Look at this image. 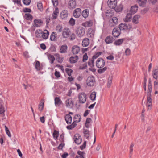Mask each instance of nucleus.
Returning a JSON list of instances; mask_svg holds the SVG:
<instances>
[{
	"label": "nucleus",
	"mask_w": 158,
	"mask_h": 158,
	"mask_svg": "<svg viewBox=\"0 0 158 158\" xmlns=\"http://www.w3.org/2000/svg\"><path fill=\"white\" fill-rule=\"evenodd\" d=\"M74 121L72 124L67 127V128L69 130H71L74 128L77 125L76 123L79 122L81 121V118L80 115L77 114L74 117Z\"/></svg>",
	"instance_id": "1"
},
{
	"label": "nucleus",
	"mask_w": 158,
	"mask_h": 158,
	"mask_svg": "<svg viewBox=\"0 0 158 158\" xmlns=\"http://www.w3.org/2000/svg\"><path fill=\"white\" fill-rule=\"evenodd\" d=\"M37 32H38V34L36 35L37 37L40 36V35L41 34V36L44 39H46L48 38L49 35V32L47 30H45L43 33L40 30H37L36 31V34L37 33Z\"/></svg>",
	"instance_id": "2"
},
{
	"label": "nucleus",
	"mask_w": 158,
	"mask_h": 158,
	"mask_svg": "<svg viewBox=\"0 0 158 158\" xmlns=\"http://www.w3.org/2000/svg\"><path fill=\"white\" fill-rule=\"evenodd\" d=\"M95 82V79L93 76H89L87 78L86 83L87 85L89 86L94 85Z\"/></svg>",
	"instance_id": "3"
},
{
	"label": "nucleus",
	"mask_w": 158,
	"mask_h": 158,
	"mask_svg": "<svg viewBox=\"0 0 158 158\" xmlns=\"http://www.w3.org/2000/svg\"><path fill=\"white\" fill-rule=\"evenodd\" d=\"M85 30L83 27H79L77 28L76 33L77 36L79 37H81L85 34Z\"/></svg>",
	"instance_id": "4"
},
{
	"label": "nucleus",
	"mask_w": 158,
	"mask_h": 158,
	"mask_svg": "<svg viewBox=\"0 0 158 158\" xmlns=\"http://www.w3.org/2000/svg\"><path fill=\"white\" fill-rule=\"evenodd\" d=\"M109 25L111 27L116 26L118 23V19L116 17H112L109 20Z\"/></svg>",
	"instance_id": "5"
},
{
	"label": "nucleus",
	"mask_w": 158,
	"mask_h": 158,
	"mask_svg": "<svg viewBox=\"0 0 158 158\" xmlns=\"http://www.w3.org/2000/svg\"><path fill=\"white\" fill-rule=\"evenodd\" d=\"M105 65V61L101 58H99L96 62V66L98 68H101Z\"/></svg>",
	"instance_id": "6"
},
{
	"label": "nucleus",
	"mask_w": 158,
	"mask_h": 158,
	"mask_svg": "<svg viewBox=\"0 0 158 158\" xmlns=\"http://www.w3.org/2000/svg\"><path fill=\"white\" fill-rule=\"evenodd\" d=\"M78 98L80 103H84L86 101V95L84 93H79Z\"/></svg>",
	"instance_id": "7"
},
{
	"label": "nucleus",
	"mask_w": 158,
	"mask_h": 158,
	"mask_svg": "<svg viewBox=\"0 0 158 158\" xmlns=\"http://www.w3.org/2000/svg\"><path fill=\"white\" fill-rule=\"evenodd\" d=\"M152 91H147V106L149 107L152 106V99L151 93Z\"/></svg>",
	"instance_id": "8"
},
{
	"label": "nucleus",
	"mask_w": 158,
	"mask_h": 158,
	"mask_svg": "<svg viewBox=\"0 0 158 158\" xmlns=\"http://www.w3.org/2000/svg\"><path fill=\"white\" fill-rule=\"evenodd\" d=\"M117 2L116 0H108V5L109 7L112 9H114L116 6Z\"/></svg>",
	"instance_id": "9"
},
{
	"label": "nucleus",
	"mask_w": 158,
	"mask_h": 158,
	"mask_svg": "<svg viewBox=\"0 0 158 158\" xmlns=\"http://www.w3.org/2000/svg\"><path fill=\"white\" fill-rule=\"evenodd\" d=\"M121 30L118 27H115L113 30L112 35L115 37H118L120 34Z\"/></svg>",
	"instance_id": "10"
},
{
	"label": "nucleus",
	"mask_w": 158,
	"mask_h": 158,
	"mask_svg": "<svg viewBox=\"0 0 158 158\" xmlns=\"http://www.w3.org/2000/svg\"><path fill=\"white\" fill-rule=\"evenodd\" d=\"M65 104L67 107L69 108H72L73 106L72 99L70 98H68L65 102Z\"/></svg>",
	"instance_id": "11"
},
{
	"label": "nucleus",
	"mask_w": 158,
	"mask_h": 158,
	"mask_svg": "<svg viewBox=\"0 0 158 158\" xmlns=\"http://www.w3.org/2000/svg\"><path fill=\"white\" fill-rule=\"evenodd\" d=\"M74 141L76 144H80L82 142V139L79 134H76L74 136Z\"/></svg>",
	"instance_id": "12"
},
{
	"label": "nucleus",
	"mask_w": 158,
	"mask_h": 158,
	"mask_svg": "<svg viewBox=\"0 0 158 158\" xmlns=\"http://www.w3.org/2000/svg\"><path fill=\"white\" fill-rule=\"evenodd\" d=\"M70 31L68 28H65L63 30L62 33L63 37L64 38H67L70 35Z\"/></svg>",
	"instance_id": "13"
},
{
	"label": "nucleus",
	"mask_w": 158,
	"mask_h": 158,
	"mask_svg": "<svg viewBox=\"0 0 158 158\" xmlns=\"http://www.w3.org/2000/svg\"><path fill=\"white\" fill-rule=\"evenodd\" d=\"M152 75L153 78L157 79L158 77V65L156 66L152 71Z\"/></svg>",
	"instance_id": "14"
},
{
	"label": "nucleus",
	"mask_w": 158,
	"mask_h": 158,
	"mask_svg": "<svg viewBox=\"0 0 158 158\" xmlns=\"http://www.w3.org/2000/svg\"><path fill=\"white\" fill-rule=\"evenodd\" d=\"M68 7L70 9L75 8L76 6V2L75 0H70L68 3Z\"/></svg>",
	"instance_id": "15"
},
{
	"label": "nucleus",
	"mask_w": 158,
	"mask_h": 158,
	"mask_svg": "<svg viewBox=\"0 0 158 158\" xmlns=\"http://www.w3.org/2000/svg\"><path fill=\"white\" fill-rule=\"evenodd\" d=\"M118 27L119 28L121 31L126 30L128 29H130L131 28V27L130 25L128 26L127 24L124 23L120 24L119 25V27Z\"/></svg>",
	"instance_id": "16"
},
{
	"label": "nucleus",
	"mask_w": 158,
	"mask_h": 158,
	"mask_svg": "<svg viewBox=\"0 0 158 158\" xmlns=\"http://www.w3.org/2000/svg\"><path fill=\"white\" fill-rule=\"evenodd\" d=\"M80 51L79 47L77 45L73 46L72 49V52L73 54H78Z\"/></svg>",
	"instance_id": "17"
},
{
	"label": "nucleus",
	"mask_w": 158,
	"mask_h": 158,
	"mask_svg": "<svg viewBox=\"0 0 158 158\" xmlns=\"http://www.w3.org/2000/svg\"><path fill=\"white\" fill-rule=\"evenodd\" d=\"M81 13V10L80 8L76 9L73 12V16L76 18H78L80 16Z\"/></svg>",
	"instance_id": "18"
},
{
	"label": "nucleus",
	"mask_w": 158,
	"mask_h": 158,
	"mask_svg": "<svg viewBox=\"0 0 158 158\" xmlns=\"http://www.w3.org/2000/svg\"><path fill=\"white\" fill-rule=\"evenodd\" d=\"M34 26L36 27L40 26L43 23L42 21L40 19H36L34 20Z\"/></svg>",
	"instance_id": "19"
},
{
	"label": "nucleus",
	"mask_w": 158,
	"mask_h": 158,
	"mask_svg": "<svg viewBox=\"0 0 158 158\" xmlns=\"http://www.w3.org/2000/svg\"><path fill=\"white\" fill-rule=\"evenodd\" d=\"M138 6L137 5H134L131 7L130 10V13L132 14L135 13L137 11Z\"/></svg>",
	"instance_id": "20"
},
{
	"label": "nucleus",
	"mask_w": 158,
	"mask_h": 158,
	"mask_svg": "<svg viewBox=\"0 0 158 158\" xmlns=\"http://www.w3.org/2000/svg\"><path fill=\"white\" fill-rule=\"evenodd\" d=\"M67 46L66 45H62L61 46L60 52V53H65L67 52Z\"/></svg>",
	"instance_id": "21"
},
{
	"label": "nucleus",
	"mask_w": 158,
	"mask_h": 158,
	"mask_svg": "<svg viewBox=\"0 0 158 158\" xmlns=\"http://www.w3.org/2000/svg\"><path fill=\"white\" fill-rule=\"evenodd\" d=\"M93 23L92 21L91 20H90L85 23H82V25L85 27H89L92 26Z\"/></svg>",
	"instance_id": "22"
},
{
	"label": "nucleus",
	"mask_w": 158,
	"mask_h": 158,
	"mask_svg": "<svg viewBox=\"0 0 158 158\" xmlns=\"http://www.w3.org/2000/svg\"><path fill=\"white\" fill-rule=\"evenodd\" d=\"M55 104L56 106H59L62 103V101L59 97H56L55 98Z\"/></svg>",
	"instance_id": "23"
},
{
	"label": "nucleus",
	"mask_w": 158,
	"mask_h": 158,
	"mask_svg": "<svg viewBox=\"0 0 158 158\" xmlns=\"http://www.w3.org/2000/svg\"><path fill=\"white\" fill-rule=\"evenodd\" d=\"M113 41L114 38L111 36H107L105 39V42L107 44L112 43Z\"/></svg>",
	"instance_id": "24"
},
{
	"label": "nucleus",
	"mask_w": 158,
	"mask_h": 158,
	"mask_svg": "<svg viewBox=\"0 0 158 158\" xmlns=\"http://www.w3.org/2000/svg\"><path fill=\"white\" fill-rule=\"evenodd\" d=\"M78 56H72L70 58L69 61L71 63H76L78 59Z\"/></svg>",
	"instance_id": "25"
},
{
	"label": "nucleus",
	"mask_w": 158,
	"mask_h": 158,
	"mask_svg": "<svg viewBox=\"0 0 158 158\" xmlns=\"http://www.w3.org/2000/svg\"><path fill=\"white\" fill-rule=\"evenodd\" d=\"M68 15V11L66 10L63 11L60 13V17L62 19H64L67 18Z\"/></svg>",
	"instance_id": "26"
},
{
	"label": "nucleus",
	"mask_w": 158,
	"mask_h": 158,
	"mask_svg": "<svg viewBox=\"0 0 158 158\" xmlns=\"http://www.w3.org/2000/svg\"><path fill=\"white\" fill-rule=\"evenodd\" d=\"M59 13V10L57 8H55V10L53 12L52 17V19H56L57 17L58 14Z\"/></svg>",
	"instance_id": "27"
},
{
	"label": "nucleus",
	"mask_w": 158,
	"mask_h": 158,
	"mask_svg": "<svg viewBox=\"0 0 158 158\" xmlns=\"http://www.w3.org/2000/svg\"><path fill=\"white\" fill-rule=\"evenodd\" d=\"M82 45L83 47L87 46L89 43V41L88 38H86L83 39L82 41Z\"/></svg>",
	"instance_id": "28"
},
{
	"label": "nucleus",
	"mask_w": 158,
	"mask_h": 158,
	"mask_svg": "<svg viewBox=\"0 0 158 158\" xmlns=\"http://www.w3.org/2000/svg\"><path fill=\"white\" fill-rule=\"evenodd\" d=\"M140 18L139 15H135L133 17L132 22L135 24H137L139 22V19Z\"/></svg>",
	"instance_id": "29"
},
{
	"label": "nucleus",
	"mask_w": 158,
	"mask_h": 158,
	"mask_svg": "<svg viewBox=\"0 0 158 158\" xmlns=\"http://www.w3.org/2000/svg\"><path fill=\"white\" fill-rule=\"evenodd\" d=\"M65 119L67 123L70 124L71 123L72 118L69 114H66L65 116Z\"/></svg>",
	"instance_id": "30"
},
{
	"label": "nucleus",
	"mask_w": 158,
	"mask_h": 158,
	"mask_svg": "<svg viewBox=\"0 0 158 158\" xmlns=\"http://www.w3.org/2000/svg\"><path fill=\"white\" fill-rule=\"evenodd\" d=\"M132 15V14L130 13H127L125 18L124 19V21L127 22L130 21Z\"/></svg>",
	"instance_id": "31"
},
{
	"label": "nucleus",
	"mask_w": 158,
	"mask_h": 158,
	"mask_svg": "<svg viewBox=\"0 0 158 158\" xmlns=\"http://www.w3.org/2000/svg\"><path fill=\"white\" fill-rule=\"evenodd\" d=\"M137 2L140 6L144 7L146 4L147 0H139Z\"/></svg>",
	"instance_id": "32"
},
{
	"label": "nucleus",
	"mask_w": 158,
	"mask_h": 158,
	"mask_svg": "<svg viewBox=\"0 0 158 158\" xmlns=\"http://www.w3.org/2000/svg\"><path fill=\"white\" fill-rule=\"evenodd\" d=\"M24 18L27 20H31L32 19L33 17L30 14L27 13L25 14Z\"/></svg>",
	"instance_id": "33"
},
{
	"label": "nucleus",
	"mask_w": 158,
	"mask_h": 158,
	"mask_svg": "<svg viewBox=\"0 0 158 158\" xmlns=\"http://www.w3.org/2000/svg\"><path fill=\"white\" fill-rule=\"evenodd\" d=\"M134 143H131L130 146L129 147V152H130V156L131 158V156L132 154V152L133 150V147L134 146Z\"/></svg>",
	"instance_id": "34"
},
{
	"label": "nucleus",
	"mask_w": 158,
	"mask_h": 158,
	"mask_svg": "<svg viewBox=\"0 0 158 158\" xmlns=\"http://www.w3.org/2000/svg\"><path fill=\"white\" fill-rule=\"evenodd\" d=\"M115 11L116 12H119L121 11L123 9V6L122 5H120L117 6H116L115 8H114Z\"/></svg>",
	"instance_id": "35"
},
{
	"label": "nucleus",
	"mask_w": 158,
	"mask_h": 158,
	"mask_svg": "<svg viewBox=\"0 0 158 158\" xmlns=\"http://www.w3.org/2000/svg\"><path fill=\"white\" fill-rule=\"evenodd\" d=\"M44 101L43 100H42L41 102L39 105V109L40 111H42L43 109Z\"/></svg>",
	"instance_id": "36"
},
{
	"label": "nucleus",
	"mask_w": 158,
	"mask_h": 158,
	"mask_svg": "<svg viewBox=\"0 0 158 158\" xmlns=\"http://www.w3.org/2000/svg\"><path fill=\"white\" fill-rule=\"evenodd\" d=\"M154 89L155 91V94H158V81H154Z\"/></svg>",
	"instance_id": "37"
},
{
	"label": "nucleus",
	"mask_w": 158,
	"mask_h": 158,
	"mask_svg": "<svg viewBox=\"0 0 158 158\" xmlns=\"http://www.w3.org/2000/svg\"><path fill=\"white\" fill-rule=\"evenodd\" d=\"M96 94L95 92L94 91L92 93L90 96V98L91 100L94 101L95 100L96 97Z\"/></svg>",
	"instance_id": "38"
},
{
	"label": "nucleus",
	"mask_w": 158,
	"mask_h": 158,
	"mask_svg": "<svg viewBox=\"0 0 158 158\" xmlns=\"http://www.w3.org/2000/svg\"><path fill=\"white\" fill-rule=\"evenodd\" d=\"M59 132L58 131H57L56 130H55L53 134V138L55 139H57L59 136Z\"/></svg>",
	"instance_id": "39"
},
{
	"label": "nucleus",
	"mask_w": 158,
	"mask_h": 158,
	"mask_svg": "<svg viewBox=\"0 0 158 158\" xmlns=\"http://www.w3.org/2000/svg\"><path fill=\"white\" fill-rule=\"evenodd\" d=\"M94 59L93 58L90 59L88 62V65L91 67H93L94 66Z\"/></svg>",
	"instance_id": "40"
},
{
	"label": "nucleus",
	"mask_w": 158,
	"mask_h": 158,
	"mask_svg": "<svg viewBox=\"0 0 158 158\" xmlns=\"http://www.w3.org/2000/svg\"><path fill=\"white\" fill-rule=\"evenodd\" d=\"M123 40L122 39H120L116 40L114 43V44L116 45H120L123 42Z\"/></svg>",
	"instance_id": "41"
},
{
	"label": "nucleus",
	"mask_w": 158,
	"mask_h": 158,
	"mask_svg": "<svg viewBox=\"0 0 158 158\" xmlns=\"http://www.w3.org/2000/svg\"><path fill=\"white\" fill-rule=\"evenodd\" d=\"M83 16L85 18L88 17L89 14V12L87 11V9L85 10L82 13Z\"/></svg>",
	"instance_id": "42"
},
{
	"label": "nucleus",
	"mask_w": 158,
	"mask_h": 158,
	"mask_svg": "<svg viewBox=\"0 0 158 158\" xmlns=\"http://www.w3.org/2000/svg\"><path fill=\"white\" fill-rule=\"evenodd\" d=\"M48 58L51 61V64H52L55 60V58L53 56L51 55H48Z\"/></svg>",
	"instance_id": "43"
},
{
	"label": "nucleus",
	"mask_w": 158,
	"mask_h": 158,
	"mask_svg": "<svg viewBox=\"0 0 158 158\" xmlns=\"http://www.w3.org/2000/svg\"><path fill=\"white\" fill-rule=\"evenodd\" d=\"M37 7L38 9L40 11H42L43 10L42 4V3L40 2H39L37 3Z\"/></svg>",
	"instance_id": "44"
},
{
	"label": "nucleus",
	"mask_w": 158,
	"mask_h": 158,
	"mask_svg": "<svg viewBox=\"0 0 158 158\" xmlns=\"http://www.w3.org/2000/svg\"><path fill=\"white\" fill-rule=\"evenodd\" d=\"M77 153L79 155L80 158H85L84 157L85 154L84 152L78 151L77 152Z\"/></svg>",
	"instance_id": "45"
},
{
	"label": "nucleus",
	"mask_w": 158,
	"mask_h": 158,
	"mask_svg": "<svg viewBox=\"0 0 158 158\" xmlns=\"http://www.w3.org/2000/svg\"><path fill=\"white\" fill-rule=\"evenodd\" d=\"M152 85L151 83V80L150 79H149L148 84V88L147 91H152Z\"/></svg>",
	"instance_id": "46"
},
{
	"label": "nucleus",
	"mask_w": 158,
	"mask_h": 158,
	"mask_svg": "<svg viewBox=\"0 0 158 158\" xmlns=\"http://www.w3.org/2000/svg\"><path fill=\"white\" fill-rule=\"evenodd\" d=\"M55 32H53L52 33V34L50 36V39L51 41H53L55 40L56 37L55 35Z\"/></svg>",
	"instance_id": "47"
},
{
	"label": "nucleus",
	"mask_w": 158,
	"mask_h": 158,
	"mask_svg": "<svg viewBox=\"0 0 158 158\" xmlns=\"http://www.w3.org/2000/svg\"><path fill=\"white\" fill-rule=\"evenodd\" d=\"M102 53L101 52H98L96 53L92 57V58L94 59L98 58L100 55Z\"/></svg>",
	"instance_id": "48"
},
{
	"label": "nucleus",
	"mask_w": 158,
	"mask_h": 158,
	"mask_svg": "<svg viewBox=\"0 0 158 158\" xmlns=\"http://www.w3.org/2000/svg\"><path fill=\"white\" fill-rule=\"evenodd\" d=\"M83 133L85 136L86 137L87 139H88L89 135V131L88 130H84Z\"/></svg>",
	"instance_id": "49"
},
{
	"label": "nucleus",
	"mask_w": 158,
	"mask_h": 158,
	"mask_svg": "<svg viewBox=\"0 0 158 158\" xmlns=\"http://www.w3.org/2000/svg\"><path fill=\"white\" fill-rule=\"evenodd\" d=\"M112 76H111L110 77H109L107 84V86L108 88H110L112 84Z\"/></svg>",
	"instance_id": "50"
},
{
	"label": "nucleus",
	"mask_w": 158,
	"mask_h": 158,
	"mask_svg": "<svg viewBox=\"0 0 158 158\" xmlns=\"http://www.w3.org/2000/svg\"><path fill=\"white\" fill-rule=\"evenodd\" d=\"M5 110L3 106H0V114L3 116H5Z\"/></svg>",
	"instance_id": "51"
},
{
	"label": "nucleus",
	"mask_w": 158,
	"mask_h": 158,
	"mask_svg": "<svg viewBox=\"0 0 158 158\" xmlns=\"http://www.w3.org/2000/svg\"><path fill=\"white\" fill-rule=\"evenodd\" d=\"M56 31L59 32H60L62 31V27L60 25H58L56 28Z\"/></svg>",
	"instance_id": "52"
},
{
	"label": "nucleus",
	"mask_w": 158,
	"mask_h": 158,
	"mask_svg": "<svg viewBox=\"0 0 158 158\" xmlns=\"http://www.w3.org/2000/svg\"><path fill=\"white\" fill-rule=\"evenodd\" d=\"M66 71L69 76H70L71 75V73L72 72V70L70 69L66 68L65 69Z\"/></svg>",
	"instance_id": "53"
},
{
	"label": "nucleus",
	"mask_w": 158,
	"mask_h": 158,
	"mask_svg": "<svg viewBox=\"0 0 158 158\" xmlns=\"http://www.w3.org/2000/svg\"><path fill=\"white\" fill-rule=\"evenodd\" d=\"M35 68L37 70H39L40 69V63L39 61H37L36 62Z\"/></svg>",
	"instance_id": "54"
},
{
	"label": "nucleus",
	"mask_w": 158,
	"mask_h": 158,
	"mask_svg": "<svg viewBox=\"0 0 158 158\" xmlns=\"http://www.w3.org/2000/svg\"><path fill=\"white\" fill-rule=\"evenodd\" d=\"M148 10L149 8L148 7H146L141 10V13L143 15L147 13Z\"/></svg>",
	"instance_id": "55"
},
{
	"label": "nucleus",
	"mask_w": 158,
	"mask_h": 158,
	"mask_svg": "<svg viewBox=\"0 0 158 158\" xmlns=\"http://www.w3.org/2000/svg\"><path fill=\"white\" fill-rule=\"evenodd\" d=\"M130 53H131L130 50L128 48H127L126 49L125 51V55L126 56H128L130 55Z\"/></svg>",
	"instance_id": "56"
},
{
	"label": "nucleus",
	"mask_w": 158,
	"mask_h": 158,
	"mask_svg": "<svg viewBox=\"0 0 158 158\" xmlns=\"http://www.w3.org/2000/svg\"><path fill=\"white\" fill-rule=\"evenodd\" d=\"M23 2L24 4L28 5L31 2V0H23Z\"/></svg>",
	"instance_id": "57"
},
{
	"label": "nucleus",
	"mask_w": 158,
	"mask_h": 158,
	"mask_svg": "<svg viewBox=\"0 0 158 158\" xmlns=\"http://www.w3.org/2000/svg\"><path fill=\"white\" fill-rule=\"evenodd\" d=\"M107 69V68L106 67L101 69H99L98 70V72L99 73H102L105 71Z\"/></svg>",
	"instance_id": "58"
},
{
	"label": "nucleus",
	"mask_w": 158,
	"mask_h": 158,
	"mask_svg": "<svg viewBox=\"0 0 158 158\" xmlns=\"http://www.w3.org/2000/svg\"><path fill=\"white\" fill-rule=\"evenodd\" d=\"M69 23L72 25H73L75 24V20L72 18L70 19L69 21Z\"/></svg>",
	"instance_id": "59"
},
{
	"label": "nucleus",
	"mask_w": 158,
	"mask_h": 158,
	"mask_svg": "<svg viewBox=\"0 0 158 158\" xmlns=\"http://www.w3.org/2000/svg\"><path fill=\"white\" fill-rule=\"evenodd\" d=\"M52 2L54 6H56L58 5V2L57 0H52Z\"/></svg>",
	"instance_id": "60"
},
{
	"label": "nucleus",
	"mask_w": 158,
	"mask_h": 158,
	"mask_svg": "<svg viewBox=\"0 0 158 158\" xmlns=\"http://www.w3.org/2000/svg\"><path fill=\"white\" fill-rule=\"evenodd\" d=\"M55 75L57 78H59L60 77V74L59 72L56 71L55 73Z\"/></svg>",
	"instance_id": "61"
},
{
	"label": "nucleus",
	"mask_w": 158,
	"mask_h": 158,
	"mask_svg": "<svg viewBox=\"0 0 158 158\" xmlns=\"http://www.w3.org/2000/svg\"><path fill=\"white\" fill-rule=\"evenodd\" d=\"M88 56L86 53L84 54L83 56V62H85L88 59Z\"/></svg>",
	"instance_id": "62"
},
{
	"label": "nucleus",
	"mask_w": 158,
	"mask_h": 158,
	"mask_svg": "<svg viewBox=\"0 0 158 158\" xmlns=\"http://www.w3.org/2000/svg\"><path fill=\"white\" fill-rule=\"evenodd\" d=\"M86 145V142L85 141L83 144L80 146V148L81 150H83L85 148Z\"/></svg>",
	"instance_id": "63"
},
{
	"label": "nucleus",
	"mask_w": 158,
	"mask_h": 158,
	"mask_svg": "<svg viewBox=\"0 0 158 158\" xmlns=\"http://www.w3.org/2000/svg\"><path fill=\"white\" fill-rule=\"evenodd\" d=\"M23 11L24 12H31V9L27 8H24Z\"/></svg>",
	"instance_id": "64"
}]
</instances>
